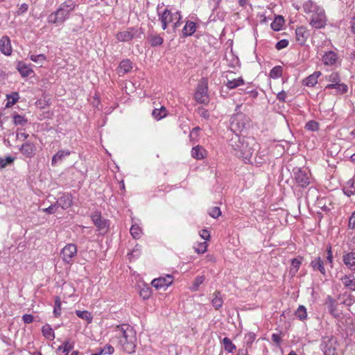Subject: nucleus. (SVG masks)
Here are the masks:
<instances>
[{
    "mask_svg": "<svg viewBox=\"0 0 355 355\" xmlns=\"http://www.w3.org/2000/svg\"><path fill=\"white\" fill-rule=\"evenodd\" d=\"M230 146L234 155L245 163L251 162L254 153L259 148V144L253 137H241L239 134L234 135L230 139Z\"/></svg>",
    "mask_w": 355,
    "mask_h": 355,
    "instance_id": "1",
    "label": "nucleus"
},
{
    "mask_svg": "<svg viewBox=\"0 0 355 355\" xmlns=\"http://www.w3.org/2000/svg\"><path fill=\"white\" fill-rule=\"evenodd\" d=\"M115 338L119 347L125 353L132 354L136 349V332L132 327L123 324L116 327L114 329Z\"/></svg>",
    "mask_w": 355,
    "mask_h": 355,
    "instance_id": "2",
    "label": "nucleus"
},
{
    "mask_svg": "<svg viewBox=\"0 0 355 355\" xmlns=\"http://www.w3.org/2000/svg\"><path fill=\"white\" fill-rule=\"evenodd\" d=\"M302 8L311 27L320 29L326 26L327 17L323 8L311 0L306 1L303 3Z\"/></svg>",
    "mask_w": 355,
    "mask_h": 355,
    "instance_id": "3",
    "label": "nucleus"
},
{
    "mask_svg": "<svg viewBox=\"0 0 355 355\" xmlns=\"http://www.w3.org/2000/svg\"><path fill=\"white\" fill-rule=\"evenodd\" d=\"M158 17L164 31L166 30L168 26L171 24L173 32H175L182 24L180 11L172 12L171 10L165 8L162 12L158 11Z\"/></svg>",
    "mask_w": 355,
    "mask_h": 355,
    "instance_id": "4",
    "label": "nucleus"
},
{
    "mask_svg": "<svg viewBox=\"0 0 355 355\" xmlns=\"http://www.w3.org/2000/svg\"><path fill=\"white\" fill-rule=\"evenodd\" d=\"M76 6L72 0H67L62 3L56 11L52 12L48 17V21L52 24L62 23L69 18L70 13Z\"/></svg>",
    "mask_w": 355,
    "mask_h": 355,
    "instance_id": "5",
    "label": "nucleus"
},
{
    "mask_svg": "<svg viewBox=\"0 0 355 355\" xmlns=\"http://www.w3.org/2000/svg\"><path fill=\"white\" fill-rule=\"evenodd\" d=\"M250 118L242 112H239L230 119V130L236 134L241 132L250 127Z\"/></svg>",
    "mask_w": 355,
    "mask_h": 355,
    "instance_id": "6",
    "label": "nucleus"
},
{
    "mask_svg": "<svg viewBox=\"0 0 355 355\" xmlns=\"http://www.w3.org/2000/svg\"><path fill=\"white\" fill-rule=\"evenodd\" d=\"M293 175L296 184L300 187L306 188L311 182V173L306 168H294Z\"/></svg>",
    "mask_w": 355,
    "mask_h": 355,
    "instance_id": "7",
    "label": "nucleus"
},
{
    "mask_svg": "<svg viewBox=\"0 0 355 355\" xmlns=\"http://www.w3.org/2000/svg\"><path fill=\"white\" fill-rule=\"evenodd\" d=\"M194 98L198 103L201 104H206L209 102L207 78H202L199 81Z\"/></svg>",
    "mask_w": 355,
    "mask_h": 355,
    "instance_id": "8",
    "label": "nucleus"
},
{
    "mask_svg": "<svg viewBox=\"0 0 355 355\" xmlns=\"http://www.w3.org/2000/svg\"><path fill=\"white\" fill-rule=\"evenodd\" d=\"M143 33L141 28L130 27L126 30L118 32L116 34V39L118 42H129L135 37H141Z\"/></svg>",
    "mask_w": 355,
    "mask_h": 355,
    "instance_id": "9",
    "label": "nucleus"
},
{
    "mask_svg": "<svg viewBox=\"0 0 355 355\" xmlns=\"http://www.w3.org/2000/svg\"><path fill=\"white\" fill-rule=\"evenodd\" d=\"M336 339L332 336H324L322 338L321 349L324 355H337Z\"/></svg>",
    "mask_w": 355,
    "mask_h": 355,
    "instance_id": "10",
    "label": "nucleus"
},
{
    "mask_svg": "<svg viewBox=\"0 0 355 355\" xmlns=\"http://www.w3.org/2000/svg\"><path fill=\"white\" fill-rule=\"evenodd\" d=\"M77 255V247L75 244L69 243L65 245L60 252V257L67 264L71 265L73 259Z\"/></svg>",
    "mask_w": 355,
    "mask_h": 355,
    "instance_id": "11",
    "label": "nucleus"
},
{
    "mask_svg": "<svg viewBox=\"0 0 355 355\" xmlns=\"http://www.w3.org/2000/svg\"><path fill=\"white\" fill-rule=\"evenodd\" d=\"M350 252H344L343 254V261L344 265L351 270L355 271V237L352 239L350 244Z\"/></svg>",
    "mask_w": 355,
    "mask_h": 355,
    "instance_id": "12",
    "label": "nucleus"
},
{
    "mask_svg": "<svg viewBox=\"0 0 355 355\" xmlns=\"http://www.w3.org/2000/svg\"><path fill=\"white\" fill-rule=\"evenodd\" d=\"M173 277L171 275H166L164 277H159L154 279L151 284L156 289H164L165 290L168 286L172 284L173 282Z\"/></svg>",
    "mask_w": 355,
    "mask_h": 355,
    "instance_id": "13",
    "label": "nucleus"
},
{
    "mask_svg": "<svg viewBox=\"0 0 355 355\" xmlns=\"http://www.w3.org/2000/svg\"><path fill=\"white\" fill-rule=\"evenodd\" d=\"M322 61L326 66L336 67L338 63H340V60L336 52L329 51L322 55Z\"/></svg>",
    "mask_w": 355,
    "mask_h": 355,
    "instance_id": "14",
    "label": "nucleus"
},
{
    "mask_svg": "<svg viewBox=\"0 0 355 355\" xmlns=\"http://www.w3.org/2000/svg\"><path fill=\"white\" fill-rule=\"evenodd\" d=\"M20 153L26 158H32L35 155V145L29 141L24 142L19 148Z\"/></svg>",
    "mask_w": 355,
    "mask_h": 355,
    "instance_id": "15",
    "label": "nucleus"
},
{
    "mask_svg": "<svg viewBox=\"0 0 355 355\" xmlns=\"http://www.w3.org/2000/svg\"><path fill=\"white\" fill-rule=\"evenodd\" d=\"M309 35V31L306 27H297L295 30V40L298 44L303 46L305 44Z\"/></svg>",
    "mask_w": 355,
    "mask_h": 355,
    "instance_id": "16",
    "label": "nucleus"
},
{
    "mask_svg": "<svg viewBox=\"0 0 355 355\" xmlns=\"http://www.w3.org/2000/svg\"><path fill=\"white\" fill-rule=\"evenodd\" d=\"M325 90L334 89V92L331 94L334 95L343 94L348 91V87L343 83H338L336 84H328L325 88Z\"/></svg>",
    "mask_w": 355,
    "mask_h": 355,
    "instance_id": "17",
    "label": "nucleus"
},
{
    "mask_svg": "<svg viewBox=\"0 0 355 355\" xmlns=\"http://www.w3.org/2000/svg\"><path fill=\"white\" fill-rule=\"evenodd\" d=\"M72 196L69 193H62L56 201L58 207H61L62 209L69 208L72 205Z\"/></svg>",
    "mask_w": 355,
    "mask_h": 355,
    "instance_id": "18",
    "label": "nucleus"
},
{
    "mask_svg": "<svg viewBox=\"0 0 355 355\" xmlns=\"http://www.w3.org/2000/svg\"><path fill=\"white\" fill-rule=\"evenodd\" d=\"M147 40L152 47L161 46L164 43V37L162 34H157L153 31L148 33Z\"/></svg>",
    "mask_w": 355,
    "mask_h": 355,
    "instance_id": "19",
    "label": "nucleus"
},
{
    "mask_svg": "<svg viewBox=\"0 0 355 355\" xmlns=\"http://www.w3.org/2000/svg\"><path fill=\"white\" fill-rule=\"evenodd\" d=\"M92 220L99 230H103L104 232L107 231L109 225L107 220L103 219L100 214H93L92 216Z\"/></svg>",
    "mask_w": 355,
    "mask_h": 355,
    "instance_id": "20",
    "label": "nucleus"
},
{
    "mask_svg": "<svg viewBox=\"0 0 355 355\" xmlns=\"http://www.w3.org/2000/svg\"><path fill=\"white\" fill-rule=\"evenodd\" d=\"M0 51L6 55H11L12 47L10 40L8 37L3 36L0 40Z\"/></svg>",
    "mask_w": 355,
    "mask_h": 355,
    "instance_id": "21",
    "label": "nucleus"
},
{
    "mask_svg": "<svg viewBox=\"0 0 355 355\" xmlns=\"http://www.w3.org/2000/svg\"><path fill=\"white\" fill-rule=\"evenodd\" d=\"M311 266L313 270H318L322 275L326 276V270L324 266V262L320 257H318L311 261Z\"/></svg>",
    "mask_w": 355,
    "mask_h": 355,
    "instance_id": "22",
    "label": "nucleus"
},
{
    "mask_svg": "<svg viewBox=\"0 0 355 355\" xmlns=\"http://www.w3.org/2000/svg\"><path fill=\"white\" fill-rule=\"evenodd\" d=\"M340 280L347 288L355 291V277L353 275H345Z\"/></svg>",
    "mask_w": 355,
    "mask_h": 355,
    "instance_id": "23",
    "label": "nucleus"
},
{
    "mask_svg": "<svg viewBox=\"0 0 355 355\" xmlns=\"http://www.w3.org/2000/svg\"><path fill=\"white\" fill-rule=\"evenodd\" d=\"M191 154L196 159H202L207 155V150L202 146L197 145L192 148Z\"/></svg>",
    "mask_w": 355,
    "mask_h": 355,
    "instance_id": "24",
    "label": "nucleus"
},
{
    "mask_svg": "<svg viewBox=\"0 0 355 355\" xmlns=\"http://www.w3.org/2000/svg\"><path fill=\"white\" fill-rule=\"evenodd\" d=\"M196 31V24L191 21H187L182 29L184 37L192 35Z\"/></svg>",
    "mask_w": 355,
    "mask_h": 355,
    "instance_id": "25",
    "label": "nucleus"
},
{
    "mask_svg": "<svg viewBox=\"0 0 355 355\" xmlns=\"http://www.w3.org/2000/svg\"><path fill=\"white\" fill-rule=\"evenodd\" d=\"M321 75L320 71H315L313 73L309 76L303 80V84L307 87H313L318 83V79Z\"/></svg>",
    "mask_w": 355,
    "mask_h": 355,
    "instance_id": "26",
    "label": "nucleus"
},
{
    "mask_svg": "<svg viewBox=\"0 0 355 355\" xmlns=\"http://www.w3.org/2000/svg\"><path fill=\"white\" fill-rule=\"evenodd\" d=\"M71 152L69 150H60L52 157L51 165L55 166L59 162H61L64 158L69 156Z\"/></svg>",
    "mask_w": 355,
    "mask_h": 355,
    "instance_id": "27",
    "label": "nucleus"
},
{
    "mask_svg": "<svg viewBox=\"0 0 355 355\" xmlns=\"http://www.w3.org/2000/svg\"><path fill=\"white\" fill-rule=\"evenodd\" d=\"M132 69V64L130 60L126 59L122 60L119 67V73L124 75L130 71Z\"/></svg>",
    "mask_w": 355,
    "mask_h": 355,
    "instance_id": "28",
    "label": "nucleus"
},
{
    "mask_svg": "<svg viewBox=\"0 0 355 355\" xmlns=\"http://www.w3.org/2000/svg\"><path fill=\"white\" fill-rule=\"evenodd\" d=\"M244 84L245 82L242 77L234 79L227 78V82L225 83V85L229 89H235L239 86L243 85Z\"/></svg>",
    "mask_w": 355,
    "mask_h": 355,
    "instance_id": "29",
    "label": "nucleus"
},
{
    "mask_svg": "<svg viewBox=\"0 0 355 355\" xmlns=\"http://www.w3.org/2000/svg\"><path fill=\"white\" fill-rule=\"evenodd\" d=\"M168 114V111L164 106H162L160 108H155L152 112L153 116L157 121H159Z\"/></svg>",
    "mask_w": 355,
    "mask_h": 355,
    "instance_id": "30",
    "label": "nucleus"
},
{
    "mask_svg": "<svg viewBox=\"0 0 355 355\" xmlns=\"http://www.w3.org/2000/svg\"><path fill=\"white\" fill-rule=\"evenodd\" d=\"M325 305L327 306V308L329 309V311H334L338 309V305H340L338 297L335 300L330 295H328L325 300Z\"/></svg>",
    "mask_w": 355,
    "mask_h": 355,
    "instance_id": "31",
    "label": "nucleus"
},
{
    "mask_svg": "<svg viewBox=\"0 0 355 355\" xmlns=\"http://www.w3.org/2000/svg\"><path fill=\"white\" fill-rule=\"evenodd\" d=\"M302 257H299L291 260L290 274H291L292 276L295 275V274L298 272V270L302 264Z\"/></svg>",
    "mask_w": 355,
    "mask_h": 355,
    "instance_id": "32",
    "label": "nucleus"
},
{
    "mask_svg": "<svg viewBox=\"0 0 355 355\" xmlns=\"http://www.w3.org/2000/svg\"><path fill=\"white\" fill-rule=\"evenodd\" d=\"M19 95L18 94V92H12L11 94H7L6 95V99H7V103L6 104V107H12L13 105H15L19 100Z\"/></svg>",
    "mask_w": 355,
    "mask_h": 355,
    "instance_id": "33",
    "label": "nucleus"
},
{
    "mask_svg": "<svg viewBox=\"0 0 355 355\" xmlns=\"http://www.w3.org/2000/svg\"><path fill=\"white\" fill-rule=\"evenodd\" d=\"M211 303H212L213 306L216 309H218L219 308H220L222 306L223 301L221 297V295H220V292L216 291L215 293H214L213 298L211 299Z\"/></svg>",
    "mask_w": 355,
    "mask_h": 355,
    "instance_id": "34",
    "label": "nucleus"
},
{
    "mask_svg": "<svg viewBox=\"0 0 355 355\" xmlns=\"http://www.w3.org/2000/svg\"><path fill=\"white\" fill-rule=\"evenodd\" d=\"M72 349L73 345H71L69 341H65L62 345L58 348L57 352L60 355H67Z\"/></svg>",
    "mask_w": 355,
    "mask_h": 355,
    "instance_id": "35",
    "label": "nucleus"
},
{
    "mask_svg": "<svg viewBox=\"0 0 355 355\" xmlns=\"http://www.w3.org/2000/svg\"><path fill=\"white\" fill-rule=\"evenodd\" d=\"M17 69L22 76H28L31 73H33V70L25 63L19 62L17 65Z\"/></svg>",
    "mask_w": 355,
    "mask_h": 355,
    "instance_id": "36",
    "label": "nucleus"
},
{
    "mask_svg": "<svg viewBox=\"0 0 355 355\" xmlns=\"http://www.w3.org/2000/svg\"><path fill=\"white\" fill-rule=\"evenodd\" d=\"M222 343L225 350L227 352L232 353L236 349L235 345L232 343V340L229 338H224Z\"/></svg>",
    "mask_w": 355,
    "mask_h": 355,
    "instance_id": "37",
    "label": "nucleus"
},
{
    "mask_svg": "<svg viewBox=\"0 0 355 355\" xmlns=\"http://www.w3.org/2000/svg\"><path fill=\"white\" fill-rule=\"evenodd\" d=\"M42 334L43 336L49 340H53L55 338L54 331L53 329L49 325L46 324L42 327Z\"/></svg>",
    "mask_w": 355,
    "mask_h": 355,
    "instance_id": "38",
    "label": "nucleus"
},
{
    "mask_svg": "<svg viewBox=\"0 0 355 355\" xmlns=\"http://www.w3.org/2000/svg\"><path fill=\"white\" fill-rule=\"evenodd\" d=\"M283 68L281 66L273 67L270 71V77L272 78H278L282 76Z\"/></svg>",
    "mask_w": 355,
    "mask_h": 355,
    "instance_id": "39",
    "label": "nucleus"
},
{
    "mask_svg": "<svg viewBox=\"0 0 355 355\" xmlns=\"http://www.w3.org/2000/svg\"><path fill=\"white\" fill-rule=\"evenodd\" d=\"M326 80L331 83L330 84H336L340 82V77L338 72H332L325 77Z\"/></svg>",
    "mask_w": 355,
    "mask_h": 355,
    "instance_id": "40",
    "label": "nucleus"
},
{
    "mask_svg": "<svg viewBox=\"0 0 355 355\" xmlns=\"http://www.w3.org/2000/svg\"><path fill=\"white\" fill-rule=\"evenodd\" d=\"M283 22V18L282 17H279V18L275 19V20L271 23V28L275 31H279L282 27Z\"/></svg>",
    "mask_w": 355,
    "mask_h": 355,
    "instance_id": "41",
    "label": "nucleus"
},
{
    "mask_svg": "<svg viewBox=\"0 0 355 355\" xmlns=\"http://www.w3.org/2000/svg\"><path fill=\"white\" fill-rule=\"evenodd\" d=\"M130 232L134 239H137L140 238L141 230L137 225H132Z\"/></svg>",
    "mask_w": 355,
    "mask_h": 355,
    "instance_id": "42",
    "label": "nucleus"
},
{
    "mask_svg": "<svg viewBox=\"0 0 355 355\" xmlns=\"http://www.w3.org/2000/svg\"><path fill=\"white\" fill-rule=\"evenodd\" d=\"M76 315L81 319L85 320L87 322H91L93 318L91 312H76Z\"/></svg>",
    "mask_w": 355,
    "mask_h": 355,
    "instance_id": "43",
    "label": "nucleus"
},
{
    "mask_svg": "<svg viewBox=\"0 0 355 355\" xmlns=\"http://www.w3.org/2000/svg\"><path fill=\"white\" fill-rule=\"evenodd\" d=\"M15 160L14 157L8 156L6 158L0 157V168H5L7 165L12 164Z\"/></svg>",
    "mask_w": 355,
    "mask_h": 355,
    "instance_id": "44",
    "label": "nucleus"
},
{
    "mask_svg": "<svg viewBox=\"0 0 355 355\" xmlns=\"http://www.w3.org/2000/svg\"><path fill=\"white\" fill-rule=\"evenodd\" d=\"M13 122L15 125H24L27 123V120L20 114H15L13 116Z\"/></svg>",
    "mask_w": 355,
    "mask_h": 355,
    "instance_id": "45",
    "label": "nucleus"
},
{
    "mask_svg": "<svg viewBox=\"0 0 355 355\" xmlns=\"http://www.w3.org/2000/svg\"><path fill=\"white\" fill-rule=\"evenodd\" d=\"M305 128L311 131H316L319 129V124L315 121H309L306 123Z\"/></svg>",
    "mask_w": 355,
    "mask_h": 355,
    "instance_id": "46",
    "label": "nucleus"
},
{
    "mask_svg": "<svg viewBox=\"0 0 355 355\" xmlns=\"http://www.w3.org/2000/svg\"><path fill=\"white\" fill-rule=\"evenodd\" d=\"M205 281V277L204 276H198L196 277L191 289L193 291H197L198 289V287L200 284L203 283Z\"/></svg>",
    "mask_w": 355,
    "mask_h": 355,
    "instance_id": "47",
    "label": "nucleus"
},
{
    "mask_svg": "<svg viewBox=\"0 0 355 355\" xmlns=\"http://www.w3.org/2000/svg\"><path fill=\"white\" fill-rule=\"evenodd\" d=\"M30 59L35 62L42 63L46 60V58L44 54H39L30 55Z\"/></svg>",
    "mask_w": 355,
    "mask_h": 355,
    "instance_id": "48",
    "label": "nucleus"
},
{
    "mask_svg": "<svg viewBox=\"0 0 355 355\" xmlns=\"http://www.w3.org/2000/svg\"><path fill=\"white\" fill-rule=\"evenodd\" d=\"M59 208L57 202L52 204L49 207L43 209L42 211L48 214H52L55 213L58 211V209Z\"/></svg>",
    "mask_w": 355,
    "mask_h": 355,
    "instance_id": "49",
    "label": "nucleus"
},
{
    "mask_svg": "<svg viewBox=\"0 0 355 355\" xmlns=\"http://www.w3.org/2000/svg\"><path fill=\"white\" fill-rule=\"evenodd\" d=\"M209 214L212 218H217L218 217H219L220 216L221 211L218 207H214L210 209Z\"/></svg>",
    "mask_w": 355,
    "mask_h": 355,
    "instance_id": "50",
    "label": "nucleus"
},
{
    "mask_svg": "<svg viewBox=\"0 0 355 355\" xmlns=\"http://www.w3.org/2000/svg\"><path fill=\"white\" fill-rule=\"evenodd\" d=\"M197 112L200 117L204 118L205 119H209V113L207 110L204 107H198L197 110Z\"/></svg>",
    "mask_w": 355,
    "mask_h": 355,
    "instance_id": "51",
    "label": "nucleus"
},
{
    "mask_svg": "<svg viewBox=\"0 0 355 355\" xmlns=\"http://www.w3.org/2000/svg\"><path fill=\"white\" fill-rule=\"evenodd\" d=\"M288 40H286V39H284V40H279V42H277L275 44V48L277 49V50H281V49H283L286 47L288 46Z\"/></svg>",
    "mask_w": 355,
    "mask_h": 355,
    "instance_id": "52",
    "label": "nucleus"
},
{
    "mask_svg": "<svg viewBox=\"0 0 355 355\" xmlns=\"http://www.w3.org/2000/svg\"><path fill=\"white\" fill-rule=\"evenodd\" d=\"M139 294L143 299H148L151 295V291L149 288H144L141 289Z\"/></svg>",
    "mask_w": 355,
    "mask_h": 355,
    "instance_id": "53",
    "label": "nucleus"
},
{
    "mask_svg": "<svg viewBox=\"0 0 355 355\" xmlns=\"http://www.w3.org/2000/svg\"><path fill=\"white\" fill-rule=\"evenodd\" d=\"M327 261L330 263L331 267H333V254L331 251V245H329L327 248Z\"/></svg>",
    "mask_w": 355,
    "mask_h": 355,
    "instance_id": "54",
    "label": "nucleus"
},
{
    "mask_svg": "<svg viewBox=\"0 0 355 355\" xmlns=\"http://www.w3.org/2000/svg\"><path fill=\"white\" fill-rule=\"evenodd\" d=\"M28 5L27 3H24L19 6L16 13L17 15H21V14L26 12L28 10Z\"/></svg>",
    "mask_w": 355,
    "mask_h": 355,
    "instance_id": "55",
    "label": "nucleus"
},
{
    "mask_svg": "<svg viewBox=\"0 0 355 355\" xmlns=\"http://www.w3.org/2000/svg\"><path fill=\"white\" fill-rule=\"evenodd\" d=\"M271 339L277 345H279L282 342V336L279 334H272Z\"/></svg>",
    "mask_w": 355,
    "mask_h": 355,
    "instance_id": "56",
    "label": "nucleus"
},
{
    "mask_svg": "<svg viewBox=\"0 0 355 355\" xmlns=\"http://www.w3.org/2000/svg\"><path fill=\"white\" fill-rule=\"evenodd\" d=\"M29 137V135L26 132H20V129H17L16 137L17 139L26 140Z\"/></svg>",
    "mask_w": 355,
    "mask_h": 355,
    "instance_id": "57",
    "label": "nucleus"
},
{
    "mask_svg": "<svg viewBox=\"0 0 355 355\" xmlns=\"http://www.w3.org/2000/svg\"><path fill=\"white\" fill-rule=\"evenodd\" d=\"M348 227L349 229L355 228V211L352 213L349 218Z\"/></svg>",
    "mask_w": 355,
    "mask_h": 355,
    "instance_id": "58",
    "label": "nucleus"
},
{
    "mask_svg": "<svg viewBox=\"0 0 355 355\" xmlns=\"http://www.w3.org/2000/svg\"><path fill=\"white\" fill-rule=\"evenodd\" d=\"M287 97V94L284 91L279 92L277 95V98L282 102H285Z\"/></svg>",
    "mask_w": 355,
    "mask_h": 355,
    "instance_id": "59",
    "label": "nucleus"
},
{
    "mask_svg": "<svg viewBox=\"0 0 355 355\" xmlns=\"http://www.w3.org/2000/svg\"><path fill=\"white\" fill-rule=\"evenodd\" d=\"M207 250V244L205 242L199 244V248L196 250L198 253H204Z\"/></svg>",
    "mask_w": 355,
    "mask_h": 355,
    "instance_id": "60",
    "label": "nucleus"
},
{
    "mask_svg": "<svg viewBox=\"0 0 355 355\" xmlns=\"http://www.w3.org/2000/svg\"><path fill=\"white\" fill-rule=\"evenodd\" d=\"M23 320L25 323H31L33 321V316L31 314H25L23 315Z\"/></svg>",
    "mask_w": 355,
    "mask_h": 355,
    "instance_id": "61",
    "label": "nucleus"
},
{
    "mask_svg": "<svg viewBox=\"0 0 355 355\" xmlns=\"http://www.w3.org/2000/svg\"><path fill=\"white\" fill-rule=\"evenodd\" d=\"M338 300L340 302V304H345L347 306H349L352 303V300L351 298H349V297H347V299L344 300L341 297H338Z\"/></svg>",
    "mask_w": 355,
    "mask_h": 355,
    "instance_id": "62",
    "label": "nucleus"
},
{
    "mask_svg": "<svg viewBox=\"0 0 355 355\" xmlns=\"http://www.w3.org/2000/svg\"><path fill=\"white\" fill-rule=\"evenodd\" d=\"M200 236L205 240H208L209 239V232L207 230H202L200 232Z\"/></svg>",
    "mask_w": 355,
    "mask_h": 355,
    "instance_id": "63",
    "label": "nucleus"
},
{
    "mask_svg": "<svg viewBox=\"0 0 355 355\" xmlns=\"http://www.w3.org/2000/svg\"><path fill=\"white\" fill-rule=\"evenodd\" d=\"M103 349H105L104 354H112L114 351V347L110 345H106Z\"/></svg>",
    "mask_w": 355,
    "mask_h": 355,
    "instance_id": "64",
    "label": "nucleus"
}]
</instances>
